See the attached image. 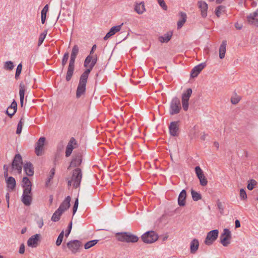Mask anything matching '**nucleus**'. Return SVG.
Returning a JSON list of instances; mask_svg holds the SVG:
<instances>
[{
  "label": "nucleus",
  "mask_w": 258,
  "mask_h": 258,
  "mask_svg": "<svg viewBox=\"0 0 258 258\" xmlns=\"http://www.w3.org/2000/svg\"><path fill=\"white\" fill-rule=\"evenodd\" d=\"M116 239L121 242H136L139 240V238L135 235L129 232H120L116 234Z\"/></svg>",
  "instance_id": "obj_1"
},
{
  "label": "nucleus",
  "mask_w": 258,
  "mask_h": 258,
  "mask_svg": "<svg viewBox=\"0 0 258 258\" xmlns=\"http://www.w3.org/2000/svg\"><path fill=\"white\" fill-rule=\"evenodd\" d=\"M88 76H86V73H83L81 76L79 83L76 91V97L80 98L84 94L86 91V85Z\"/></svg>",
  "instance_id": "obj_2"
},
{
  "label": "nucleus",
  "mask_w": 258,
  "mask_h": 258,
  "mask_svg": "<svg viewBox=\"0 0 258 258\" xmlns=\"http://www.w3.org/2000/svg\"><path fill=\"white\" fill-rule=\"evenodd\" d=\"M82 177V174L81 169H76L73 171L71 179L68 181V186H71L72 184L75 187H78L80 185Z\"/></svg>",
  "instance_id": "obj_3"
},
{
  "label": "nucleus",
  "mask_w": 258,
  "mask_h": 258,
  "mask_svg": "<svg viewBox=\"0 0 258 258\" xmlns=\"http://www.w3.org/2000/svg\"><path fill=\"white\" fill-rule=\"evenodd\" d=\"M97 62V56H91L90 55H88L85 59L84 61V66L85 67L87 68L88 69L83 73H86V76H88L90 72L95 66Z\"/></svg>",
  "instance_id": "obj_4"
},
{
  "label": "nucleus",
  "mask_w": 258,
  "mask_h": 258,
  "mask_svg": "<svg viewBox=\"0 0 258 258\" xmlns=\"http://www.w3.org/2000/svg\"><path fill=\"white\" fill-rule=\"evenodd\" d=\"M141 238L144 243H152L158 240V236L154 231H150L143 234Z\"/></svg>",
  "instance_id": "obj_5"
},
{
  "label": "nucleus",
  "mask_w": 258,
  "mask_h": 258,
  "mask_svg": "<svg viewBox=\"0 0 258 258\" xmlns=\"http://www.w3.org/2000/svg\"><path fill=\"white\" fill-rule=\"evenodd\" d=\"M181 110L180 101L177 97L173 98L170 104L169 113L170 115L176 114Z\"/></svg>",
  "instance_id": "obj_6"
},
{
  "label": "nucleus",
  "mask_w": 258,
  "mask_h": 258,
  "mask_svg": "<svg viewBox=\"0 0 258 258\" xmlns=\"http://www.w3.org/2000/svg\"><path fill=\"white\" fill-rule=\"evenodd\" d=\"M12 169L16 170L19 174L21 173L23 167L22 158L20 154H16L12 164Z\"/></svg>",
  "instance_id": "obj_7"
},
{
  "label": "nucleus",
  "mask_w": 258,
  "mask_h": 258,
  "mask_svg": "<svg viewBox=\"0 0 258 258\" xmlns=\"http://www.w3.org/2000/svg\"><path fill=\"white\" fill-rule=\"evenodd\" d=\"M219 234V231L215 229L210 231L207 233L204 243L207 245H211L217 239Z\"/></svg>",
  "instance_id": "obj_8"
},
{
  "label": "nucleus",
  "mask_w": 258,
  "mask_h": 258,
  "mask_svg": "<svg viewBox=\"0 0 258 258\" xmlns=\"http://www.w3.org/2000/svg\"><path fill=\"white\" fill-rule=\"evenodd\" d=\"M231 238V233L230 231L228 229H224L223 232L221 234L220 237V240L221 243L224 246H228L230 243Z\"/></svg>",
  "instance_id": "obj_9"
},
{
  "label": "nucleus",
  "mask_w": 258,
  "mask_h": 258,
  "mask_svg": "<svg viewBox=\"0 0 258 258\" xmlns=\"http://www.w3.org/2000/svg\"><path fill=\"white\" fill-rule=\"evenodd\" d=\"M45 141L46 139L45 137H41L36 143L35 152L37 156H40L44 154Z\"/></svg>",
  "instance_id": "obj_10"
},
{
  "label": "nucleus",
  "mask_w": 258,
  "mask_h": 258,
  "mask_svg": "<svg viewBox=\"0 0 258 258\" xmlns=\"http://www.w3.org/2000/svg\"><path fill=\"white\" fill-rule=\"evenodd\" d=\"M246 21L249 25L258 27V9L247 15Z\"/></svg>",
  "instance_id": "obj_11"
},
{
  "label": "nucleus",
  "mask_w": 258,
  "mask_h": 258,
  "mask_svg": "<svg viewBox=\"0 0 258 258\" xmlns=\"http://www.w3.org/2000/svg\"><path fill=\"white\" fill-rule=\"evenodd\" d=\"M192 92V89L188 88L182 94V105L184 110L185 111H187L188 110V100L191 96Z\"/></svg>",
  "instance_id": "obj_12"
},
{
  "label": "nucleus",
  "mask_w": 258,
  "mask_h": 258,
  "mask_svg": "<svg viewBox=\"0 0 258 258\" xmlns=\"http://www.w3.org/2000/svg\"><path fill=\"white\" fill-rule=\"evenodd\" d=\"M32 200V194L31 190L29 189H24L23 192L22 196V202L27 206L31 205Z\"/></svg>",
  "instance_id": "obj_13"
},
{
  "label": "nucleus",
  "mask_w": 258,
  "mask_h": 258,
  "mask_svg": "<svg viewBox=\"0 0 258 258\" xmlns=\"http://www.w3.org/2000/svg\"><path fill=\"white\" fill-rule=\"evenodd\" d=\"M67 245L73 253L78 252L81 246L80 241L77 240H71L68 242Z\"/></svg>",
  "instance_id": "obj_14"
},
{
  "label": "nucleus",
  "mask_w": 258,
  "mask_h": 258,
  "mask_svg": "<svg viewBox=\"0 0 258 258\" xmlns=\"http://www.w3.org/2000/svg\"><path fill=\"white\" fill-rule=\"evenodd\" d=\"M195 171L197 176L199 179L201 185L202 186L206 185L208 182L207 180L205 177L201 168L199 166H197L195 168Z\"/></svg>",
  "instance_id": "obj_15"
},
{
  "label": "nucleus",
  "mask_w": 258,
  "mask_h": 258,
  "mask_svg": "<svg viewBox=\"0 0 258 258\" xmlns=\"http://www.w3.org/2000/svg\"><path fill=\"white\" fill-rule=\"evenodd\" d=\"M41 238V235L36 234L30 237L27 241V245L31 247H36L38 244V242Z\"/></svg>",
  "instance_id": "obj_16"
},
{
  "label": "nucleus",
  "mask_w": 258,
  "mask_h": 258,
  "mask_svg": "<svg viewBox=\"0 0 258 258\" xmlns=\"http://www.w3.org/2000/svg\"><path fill=\"white\" fill-rule=\"evenodd\" d=\"M198 5L200 9L201 16L204 18H206L207 16L208 4L204 1H199Z\"/></svg>",
  "instance_id": "obj_17"
},
{
  "label": "nucleus",
  "mask_w": 258,
  "mask_h": 258,
  "mask_svg": "<svg viewBox=\"0 0 258 258\" xmlns=\"http://www.w3.org/2000/svg\"><path fill=\"white\" fill-rule=\"evenodd\" d=\"M122 25L123 23L120 25L115 26L111 27L109 32L104 36V40H107L109 37L114 35L116 33L119 32L121 30V26Z\"/></svg>",
  "instance_id": "obj_18"
},
{
  "label": "nucleus",
  "mask_w": 258,
  "mask_h": 258,
  "mask_svg": "<svg viewBox=\"0 0 258 258\" xmlns=\"http://www.w3.org/2000/svg\"><path fill=\"white\" fill-rule=\"evenodd\" d=\"M179 125L178 122L173 121L170 123L169 126L170 134L172 136H177L178 134Z\"/></svg>",
  "instance_id": "obj_19"
},
{
  "label": "nucleus",
  "mask_w": 258,
  "mask_h": 258,
  "mask_svg": "<svg viewBox=\"0 0 258 258\" xmlns=\"http://www.w3.org/2000/svg\"><path fill=\"white\" fill-rule=\"evenodd\" d=\"M205 66L206 64L205 63H202L195 67L191 71V77L192 78L197 77Z\"/></svg>",
  "instance_id": "obj_20"
},
{
  "label": "nucleus",
  "mask_w": 258,
  "mask_h": 258,
  "mask_svg": "<svg viewBox=\"0 0 258 258\" xmlns=\"http://www.w3.org/2000/svg\"><path fill=\"white\" fill-rule=\"evenodd\" d=\"M7 190L9 191H13L16 187V180L13 177H8L6 180Z\"/></svg>",
  "instance_id": "obj_21"
},
{
  "label": "nucleus",
  "mask_w": 258,
  "mask_h": 258,
  "mask_svg": "<svg viewBox=\"0 0 258 258\" xmlns=\"http://www.w3.org/2000/svg\"><path fill=\"white\" fill-rule=\"evenodd\" d=\"M17 109V103L14 100L11 105L8 107L6 110V113L10 117L13 116L16 112Z\"/></svg>",
  "instance_id": "obj_22"
},
{
  "label": "nucleus",
  "mask_w": 258,
  "mask_h": 258,
  "mask_svg": "<svg viewBox=\"0 0 258 258\" xmlns=\"http://www.w3.org/2000/svg\"><path fill=\"white\" fill-rule=\"evenodd\" d=\"M71 197L68 196L58 208V210L62 213L67 210L70 206Z\"/></svg>",
  "instance_id": "obj_23"
},
{
  "label": "nucleus",
  "mask_w": 258,
  "mask_h": 258,
  "mask_svg": "<svg viewBox=\"0 0 258 258\" xmlns=\"http://www.w3.org/2000/svg\"><path fill=\"white\" fill-rule=\"evenodd\" d=\"M186 14L184 12H181L179 13V19L177 22V29H180L185 23L186 21Z\"/></svg>",
  "instance_id": "obj_24"
},
{
  "label": "nucleus",
  "mask_w": 258,
  "mask_h": 258,
  "mask_svg": "<svg viewBox=\"0 0 258 258\" xmlns=\"http://www.w3.org/2000/svg\"><path fill=\"white\" fill-rule=\"evenodd\" d=\"M24 169L28 176H32L34 174V168L30 162H27L24 165Z\"/></svg>",
  "instance_id": "obj_25"
},
{
  "label": "nucleus",
  "mask_w": 258,
  "mask_h": 258,
  "mask_svg": "<svg viewBox=\"0 0 258 258\" xmlns=\"http://www.w3.org/2000/svg\"><path fill=\"white\" fill-rule=\"evenodd\" d=\"M25 92V86L23 82H21L19 85V95L21 106H23L24 104Z\"/></svg>",
  "instance_id": "obj_26"
},
{
  "label": "nucleus",
  "mask_w": 258,
  "mask_h": 258,
  "mask_svg": "<svg viewBox=\"0 0 258 258\" xmlns=\"http://www.w3.org/2000/svg\"><path fill=\"white\" fill-rule=\"evenodd\" d=\"M199 246V242L197 239H194L190 243V251L191 253H195Z\"/></svg>",
  "instance_id": "obj_27"
},
{
  "label": "nucleus",
  "mask_w": 258,
  "mask_h": 258,
  "mask_svg": "<svg viewBox=\"0 0 258 258\" xmlns=\"http://www.w3.org/2000/svg\"><path fill=\"white\" fill-rule=\"evenodd\" d=\"M186 197V191L185 190L183 189L180 192L178 198V204L180 206H184L185 205Z\"/></svg>",
  "instance_id": "obj_28"
},
{
  "label": "nucleus",
  "mask_w": 258,
  "mask_h": 258,
  "mask_svg": "<svg viewBox=\"0 0 258 258\" xmlns=\"http://www.w3.org/2000/svg\"><path fill=\"white\" fill-rule=\"evenodd\" d=\"M74 144H75V140L74 138H72L71 139L66 148V156L67 157H69L71 155L74 149Z\"/></svg>",
  "instance_id": "obj_29"
},
{
  "label": "nucleus",
  "mask_w": 258,
  "mask_h": 258,
  "mask_svg": "<svg viewBox=\"0 0 258 258\" xmlns=\"http://www.w3.org/2000/svg\"><path fill=\"white\" fill-rule=\"evenodd\" d=\"M135 11L139 15L143 14L146 11L144 3L136 4L135 6Z\"/></svg>",
  "instance_id": "obj_30"
},
{
  "label": "nucleus",
  "mask_w": 258,
  "mask_h": 258,
  "mask_svg": "<svg viewBox=\"0 0 258 258\" xmlns=\"http://www.w3.org/2000/svg\"><path fill=\"white\" fill-rule=\"evenodd\" d=\"M75 63L69 62V65L68 69V71L66 75V80L69 81L74 73Z\"/></svg>",
  "instance_id": "obj_31"
},
{
  "label": "nucleus",
  "mask_w": 258,
  "mask_h": 258,
  "mask_svg": "<svg viewBox=\"0 0 258 258\" xmlns=\"http://www.w3.org/2000/svg\"><path fill=\"white\" fill-rule=\"evenodd\" d=\"M226 41L225 40H224L222 41V43L221 44L219 49V57L221 59H223L225 57V54L226 52Z\"/></svg>",
  "instance_id": "obj_32"
},
{
  "label": "nucleus",
  "mask_w": 258,
  "mask_h": 258,
  "mask_svg": "<svg viewBox=\"0 0 258 258\" xmlns=\"http://www.w3.org/2000/svg\"><path fill=\"white\" fill-rule=\"evenodd\" d=\"M172 36V32H168L164 35L159 37V41L161 43H167L171 38Z\"/></svg>",
  "instance_id": "obj_33"
},
{
  "label": "nucleus",
  "mask_w": 258,
  "mask_h": 258,
  "mask_svg": "<svg viewBox=\"0 0 258 258\" xmlns=\"http://www.w3.org/2000/svg\"><path fill=\"white\" fill-rule=\"evenodd\" d=\"M79 52V47L75 45L72 49L70 62L75 63V59Z\"/></svg>",
  "instance_id": "obj_34"
},
{
  "label": "nucleus",
  "mask_w": 258,
  "mask_h": 258,
  "mask_svg": "<svg viewBox=\"0 0 258 258\" xmlns=\"http://www.w3.org/2000/svg\"><path fill=\"white\" fill-rule=\"evenodd\" d=\"M22 182L23 183L24 189H29L31 190L32 184L29 178L27 177H24L23 178Z\"/></svg>",
  "instance_id": "obj_35"
},
{
  "label": "nucleus",
  "mask_w": 258,
  "mask_h": 258,
  "mask_svg": "<svg viewBox=\"0 0 258 258\" xmlns=\"http://www.w3.org/2000/svg\"><path fill=\"white\" fill-rule=\"evenodd\" d=\"M226 8L224 6H219L215 10V14L217 17H220L221 15L225 12Z\"/></svg>",
  "instance_id": "obj_36"
},
{
  "label": "nucleus",
  "mask_w": 258,
  "mask_h": 258,
  "mask_svg": "<svg viewBox=\"0 0 258 258\" xmlns=\"http://www.w3.org/2000/svg\"><path fill=\"white\" fill-rule=\"evenodd\" d=\"M63 213L61 212L60 210L57 209L53 214L52 217H51V220L54 222H57L60 219V215Z\"/></svg>",
  "instance_id": "obj_37"
},
{
  "label": "nucleus",
  "mask_w": 258,
  "mask_h": 258,
  "mask_svg": "<svg viewBox=\"0 0 258 258\" xmlns=\"http://www.w3.org/2000/svg\"><path fill=\"white\" fill-rule=\"evenodd\" d=\"M82 162L81 157L77 156L74 158L71 163V166L76 167L79 166Z\"/></svg>",
  "instance_id": "obj_38"
},
{
  "label": "nucleus",
  "mask_w": 258,
  "mask_h": 258,
  "mask_svg": "<svg viewBox=\"0 0 258 258\" xmlns=\"http://www.w3.org/2000/svg\"><path fill=\"white\" fill-rule=\"evenodd\" d=\"M14 68V65L12 61H7L5 62L4 68L6 70H12Z\"/></svg>",
  "instance_id": "obj_39"
},
{
  "label": "nucleus",
  "mask_w": 258,
  "mask_h": 258,
  "mask_svg": "<svg viewBox=\"0 0 258 258\" xmlns=\"http://www.w3.org/2000/svg\"><path fill=\"white\" fill-rule=\"evenodd\" d=\"M191 194L192 198L193 200L195 201H198L202 199L201 195L199 193L197 192V191H195L193 189H191Z\"/></svg>",
  "instance_id": "obj_40"
},
{
  "label": "nucleus",
  "mask_w": 258,
  "mask_h": 258,
  "mask_svg": "<svg viewBox=\"0 0 258 258\" xmlns=\"http://www.w3.org/2000/svg\"><path fill=\"white\" fill-rule=\"evenodd\" d=\"M98 241V240H93L87 242L84 245L85 249H88L92 247V246H94L96 244H97Z\"/></svg>",
  "instance_id": "obj_41"
},
{
  "label": "nucleus",
  "mask_w": 258,
  "mask_h": 258,
  "mask_svg": "<svg viewBox=\"0 0 258 258\" xmlns=\"http://www.w3.org/2000/svg\"><path fill=\"white\" fill-rule=\"evenodd\" d=\"M22 70V64L20 63L17 67L16 74H15V78L18 80L19 78L20 75L21 73Z\"/></svg>",
  "instance_id": "obj_42"
},
{
  "label": "nucleus",
  "mask_w": 258,
  "mask_h": 258,
  "mask_svg": "<svg viewBox=\"0 0 258 258\" xmlns=\"http://www.w3.org/2000/svg\"><path fill=\"white\" fill-rule=\"evenodd\" d=\"M63 236H64V232H63V231H62L59 234V235L57 237V239L56 241V245L57 246H59L61 244V243L62 241L63 238Z\"/></svg>",
  "instance_id": "obj_43"
},
{
  "label": "nucleus",
  "mask_w": 258,
  "mask_h": 258,
  "mask_svg": "<svg viewBox=\"0 0 258 258\" xmlns=\"http://www.w3.org/2000/svg\"><path fill=\"white\" fill-rule=\"evenodd\" d=\"M55 174V169L54 168H52L50 172V175L48 178V179L46 181V185H48L49 182L51 180V179L53 178L54 175Z\"/></svg>",
  "instance_id": "obj_44"
},
{
  "label": "nucleus",
  "mask_w": 258,
  "mask_h": 258,
  "mask_svg": "<svg viewBox=\"0 0 258 258\" xmlns=\"http://www.w3.org/2000/svg\"><path fill=\"white\" fill-rule=\"evenodd\" d=\"M256 184V181L254 179H251L248 181L247 187L249 190H251Z\"/></svg>",
  "instance_id": "obj_45"
},
{
  "label": "nucleus",
  "mask_w": 258,
  "mask_h": 258,
  "mask_svg": "<svg viewBox=\"0 0 258 258\" xmlns=\"http://www.w3.org/2000/svg\"><path fill=\"white\" fill-rule=\"evenodd\" d=\"M46 34H47V32L45 31L44 33L41 34V35H40V37L39 38V40H38V45L39 46L43 42Z\"/></svg>",
  "instance_id": "obj_46"
},
{
  "label": "nucleus",
  "mask_w": 258,
  "mask_h": 258,
  "mask_svg": "<svg viewBox=\"0 0 258 258\" xmlns=\"http://www.w3.org/2000/svg\"><path fill=\"white\" fill-rule=\"evenodd\" d=\"M240 197L242 200L247 199V195L244 189L241 188L240 189Z\"/></svg>",
  "instance_id": "obj_47"
},
{
  "label": "nucleus",
  "mask_w": 258,
  "mask_h": 258,
  "mask_svg": "<svg viewBox=\"0 0 258 258\" xmlns=\"http://www.w3.org/2000/svg\"><path fill=\"white\" fill-rule=\"evenodd\" d=\"M69 53L68 52L65 53V54H64L63 57L62 58V65L63 67H64L66 64V63L68 61V58H69Z\"/></svg>",
  "instance_id": "obj_48"
},
{
  "label": "nucleus",
  "mask_w": 258,
  "mask_h": 258,
  "mask_svg": "<svg viewBox=\"0 0 258 258\" xmlns=\"http://www.w3.org/2000/svg\"><path fill=\"white\" fill-rule=\"evenodd\" d=\"M22 126H23V123L22 122V119H21L20 120V121L19 122L18 125H17V131H16V133L17 134H20L21 133L22 130Z\"/></svg>",
  "instance_id": "obj_49"
},
{
  "label": "nucleus",
  "mask_w": 258,
  "mask_h": 258,
  "mask_svg": "<svg viewBox=\"0 0 258 258\" xmlns=\"http://www.w3.org/2000/svg\"><path fill=\"white\" fill-rule=\"evenodd\" d=\"M159 5L164 10H167V6L164 0H157Z\"/></svg>",
  "instance_id": "obj_50"
},
{
  "label": "nucleus",
  "mask_w": 258,
  "mask_h": 258,
  "mask_svg": "<svg viewBox=\"0 0 258 258\" xmlns=\"http://www.w3.org/2000/svg\"><path fill=\"white\" fill-rule=\"evenodd\" d=\"M78 205H79V201H78V199H77L75 201V204H74V205L73 207V215H75V214L76 213V212L77 210L78 207Z\"/></svg>",
  "instance_id": "obj_51"
},
{
  "label": "nucleus",
  "mask_w": 258,
  "mask_h": 258,
  "mask_svg": "<svg viewBox=\"0 0 258 258\" xmlns=\"http://www.w3.org/2000/svg\"><path fill=\"white\" fill-rule=\"evenodd\" d=\"M240 101L239 97H234L231 98V102L233 104H237Z\"/></svg>",
  "instance_id": "obj_52"
},
{
  "label": "nucleus",
  "mask_w": 258,
  "mask_h": 258,
  "mask_svg": "<svg viewBox=\"0 0 258 258\" xmlns=\"http://www.w3.org/2000/svg\"><path fill=\"white\" fill-rule=\"evenodd\" d=\"M217 207L220 211V212L221 213H222L223 212V206H222V204L221 202H220L219 201H218L217 202Z\"/></svg>",
  "instance_id": "obj_53"
},
{
  "label": "nucleus",
  "mask_w": 258,
  "mask_h": 258,
  "mask_svg": "<svg viewBox=\"0 0 258 258\" xmlns=\"http://www.w3.org/2000/svg\"><path fill=\"white\" fill-rule=\"evenodd\" d=\"M37 224L38 226L40 228H41L42 227V226H43V224H44L43 220L42 218H41V219H39L37 221Z\"/></svg>",
  "instance_id": "obj_54"
},
{
  "label": "nucleus",
  "mask_w": 258,
  "mask_h": 258,
  "mask_svg": "<svg viewBox=\"0 0 258 258\" xmlns=\"http://www.w3.org/2000/svg\"><path fill=\"white\" fill-rule=\"evenodd\" d=\"M25 252V247L23 244L21 245L19 249V253L21 254L24 253Z\"/></svg>",
  "instance_id": "obj_55"
},
{
  "label": "nucleus",
  "mask_w": 258,
  "mask_h": 258,
  "mask_svg": "<svg viewBox=\"0 0 258 258\" xmlns=\"http://www.w3.org/2000/svg\"><path fill=\"white\" fill-rule=\"evenodd\" d=\"M46 18V15H41V22L42 24L45 23Z\"/></svg>",
  "instance_id": "obj_56"
},
{
  "label": "nucleus",
  "mask_w": 258,
  "mask_h": 258,
  "mask_svg": "<svg viewBox=\"0 0 258 258\" xmlns=\"http://www.w3.org/2000/svg\"><path fill=\"white\" fill-rule=\"evenodd\" d=\"M240 226V222L239 221V220H236L235 221V227L236 228H238Z\"/></svg>",
  "instance_id": "obj_57"
},
{
  "label": "nucleus",
  "mask_w": 258,
  "mask_h": 258,
  "mask_svg": "<svg viewBox=\"0 0 258 258\" xmlns=\"http://www.w3.org/2000/svg\"><path fill=\"white\" fill-rule=\"evenodd\" d=\"M6 200H7V204H9V200H10V196H9V193H7L6 195Z\"/></svg>",
  "instance_id": "obj_58"
},
{
  "label": "nucleus",
  "mask_w": 258,
  "mask_h": 258,
  "mask_svg": "<svg viewBox=\"0 0 258 258\" xmlns=\"http://www.w3.org/2000/svg\"><path fill=\"white\" fill-rule=\"evenodd\" d=\"M96 48V45L95 44H94L92 47V49L90 51V54L92 53L93 52V51Z\"/></svg>",
  "instance_id": "obj_59"
},
{
  "label": "nucleus",
  "mask_w": 258,
  "mask_h": 258,
  "mask_svg": "<svg viewBox=\"0 0 258 258\" xmlns=\"http://www.w3.org/2000/svg\"><path fill=\"white\" fill-rule=\"evenodd\" d=\"M214 146L217 148V149H219V143L218 142H215L214 143Z\"/></svg>",
  "instance_id": "obj_60"
},
{
  "label": "nucleus",
  "mask_w": 258,
  "mask_h": 258,
  "mask_svg": "<svg viewBox=\"0 0 258 258\" xmlns=\"http://www.w3.org/2000/svg\"><path fill=\"white\" fill-rule=\"evenodd\" d=\"M47 13V11L42 9L41 11V15H46V14Z\"/></svg>",
  "instance_id": "obj_61"
},
{
  "label": "nucleus",
  "mask_w": 258,
  "mask_h": 258,
  "mask_svg": "<svg viewBox=\"0 0 258 258\" xmlns=\"http://www.w3.org/2000/svg\"><path fill=\"white\" fill-rule=\"evenodd\" d=\"M47 13V11L42 9L41 11V15H46V14Z\"/></svg>",
  "instance_id": "obj_62"
},
{
  "label": "nucleus",
  "mask_w": 258,
  "mask_h": 258,
  "mask_svg": "<svg viewBox=\"0 0 258 258\" xmlns=\"http://www.w3.org/2000/svg\"><path fill=\"white\" fill-rule=\"evenodd\" d=\"M27 231V228H23L22 230H21V233L22 234H24Z\"/></svg>",
  "instance_id": "obj_63"
},
{
  "label": "nucleus",
  "mask_w": 258,
  "mask_h": 258,
  "mask_svg": "<svg viewBox=\"0 0 258 258\" xmlns=\"http://www.w3.org/2000/svg\"><path fill=\"white\" fill-rule=\"evenodd\" d=\"M235 26L238 29H240L241 28V26H239L238 23L235 24Z\"/></svg>",
  "instance_id": "obj_64"
}]
</instances>
